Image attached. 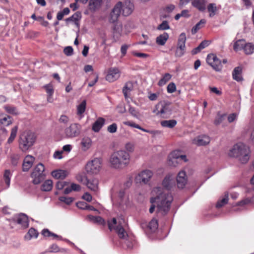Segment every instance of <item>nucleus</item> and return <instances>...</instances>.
Here are the masks:
<instances>
[{"label": "nucleus", "mask_w": 254, "mask_h": 254, "mask_svg": "<svg viewBox=\"0 0 254 254\" xmlns=\"http://www.w3.org/2000/svg\"><path fill=\"white\" fill-rule=\"evenodd\" d=\"M71 18L75 24L78 27L79 26L78 21L81 18V15L80 13L76 12L71 16Z\"/></svg>", "instance_id": "53"}, {"label": "nucleus", "mask_w": 254, "mask_h": 254, "mask_svg": "<svg viewBox=\"0 0 254 254\" xmlns=\"http://www.w3.org/2000/svg\"><path fill=\"white\" fill-rule=\"evenodd\" d=\"M130 161V156L125 150L120 149L113 152L109 158V163L112 168L122 169L127 166Z\"/></svg>", "instance_id": "2"}, {"label": "nucleus", "mask_w": 254, "mask_h": 254, "mask_svg": "<svg viewBox=\"0 0 254 254\" xmlns=\"http://www.w3.org/2000/svg\"><path fill=\"white\" fill-rule=\"evenodd\" d=\"M35 161V158L30 155H27L24 159L22 164V170L24 172L28 171L32 166Z\"/></svg>", "instance_id": "18"}, {"label": "nucleus", "mask_w": 254, "mask_h": 254, "mask_svg": "<svg viewBox=\"0 0 254 254\" xmlns=\"http://www.w3.org/2000/svg\"><path fill=\"white\" fill-rule=\"evenodd\" d=\"M210 142V138L206 135H200L195 138L192 143L197 146H204Z\"/></svg>", "instance_id": "15"}, {"label": "nucleus", "mask_w": 254, "mask_h": 254, "mask_svg": "<svg viewBox=\"0 0 254 254\" xmlns=\"http://www.w3.org/2000/svg\"><path fill=\"white\" fill-rule=\"evenodd\" d=\"M228 201V194H226L225 195V197L221 199L220 200L218 201L216 204V207L220 208L227 203Z\"/></svg>", "instance_id": "49"}, {"label": "nucleus", "mask_w": 254, "mask_h": 254, "mask_svg": "<svg viewBox=\"0 0 254 254\" xmlns=\"http://www.w3.org/2000/svg\"><path fill=\"white\" fill-rule=\"evenodd\" d=\"M162 184L165 190L159 187L154 188L151 191L152 197L150 198V202H156L157 212L165 214L169 211L173 201V197L169 190L175 186L174 177L172 175H167L162 181Z\"/></svg>", "instance_id": "1"}, {"label": "nucleus", "mask_w": 254, "mask_h": 254, "mask_svg": "<svg viewBox=\"0 0 254 254\" xmlns=\"http://www.w3.org/2000/svg\"><path fill=\"white\" fill-rule=\"evenodd\" d=\"M121 73V71L118 68L111 67L108 70L106 79L110 82H113L120 78Z\"/></svg>", "instance_id": "10"}, {"label": "nucleus", "mask_w": 254, "mask_h": 254, "mask_svg": "<svg viewBox=\"0 0 254 254\" xmlns=\"http://www.w3.org/2000/svg\"><path fill=\"white\" fill-rule=\"evenodd\" d=\"M82 127L78 123H72L64 130V135L66 138H73L79 135Z\"/></svg>", "instance_id": "5"}, {"label": "nucleus", "mask_w": 254, "mask_h": 254, "mask_svg": "<svg viewBox=\"0 0 254 254\" xmlns=\"http://www.w3.org/2000/svg\"><path fill=\"white\" fill-rule=\"evenodd\" d=\"M73 198L71 197L61 196L59 198L61 201L64 202L68 205L70 204L73 201Z\"/></svg>", "instance_id": "52"}, {"label": "nucleus", "mask_w": 254, "mask_h": 254, "mask_svg": "<svg viewBox=\"0 0 254 254\" xmlns=\"http://www.w3.org/2000/svg\"><path fill=\"white\" fill-rule=\"evenodd\" d=\"M170 28L168 22L164 20L160 24H159L157 27L158 30H165Z\"/></svg>", "instance_id": "48"}, {"label": "nucleus", "mask_w": 254, "mask_h": 254, "mask_svg": "<svg viewBox=\"0 0 254 254\" xmlns=\"http://www.w3.org/2000/svg\"><path fill=\"white\" fill-rule=\"evenodd\" d=\"M177 186L180 189H183L187 183V178L185 171H180L176 178Z\"/></svg>", "instance_id": "17"}, {"label": "nucleus", "mask_w": 254, "mask_h": 254, "mask_svg": "<svg viewBox=\"0 0 254 254\" xmlns=\"http://www.w3.org/2000/svg\"><path fill=\"white\" fill-rule=\"evenodd\" d=\"M4 109H5V111L9 114H15V115L18 114L17 109L14 107L10 106H6L4 107Z\"/></svg>", "instance_id": "51"}, {"label": "nucleus", "mask_w": 254, "mask_h": 254, "mask_svg": "<svg viewBox=\"0 0 254 254\" xmlns=\"http://www.w3.org/2000/svg\"><path fill=\"white\" fill-rule=\"evenodd\" d=\"M53 188V182L51 180L45 181L42 185L41 189L43 191H48L52 190Z\"/></svg>", "instance_id": "33"}, {"label": "nucleus", "mask_w": 254, "mask_h": 254, "mask_svg": "<svg viewBox=\"0 0 254 254\" xmlns=\"http://www.w3.org/2000/svg\"><path fill=\"white\" fill-rule=\"evenodd\" d=\"M172 77V75L168 73H165L162 78L159 81L158 85L159 86H163L165 85L168 81H169Z\"/></svg>", "instance_id": "43"}, {"label": "nucleus", "mask_w": 254, "mask_h": 254, "mask_svg": "<svg viewBox=\"0 0 254 254\" xmlns=\"http://www.w3.org/2000/svg\"><path fill=\"white\" fill-rule=\"evenodd\" d=\"M133 89V83L131 81L127 82L123 88V93L126 99H127L130 97V93Z\"/></svg>", "instance_id": "19"}, {"label": "nucleus", "mask_w": 254, "mask_h": 254, "mask_svg": "<svg viewBox=\"0 0 254 254\" xmlns=\"http://www.w3.org/2000/svg\"><path fill=\"white\" fill-rule=\"evenodd\" d=\"M48 252L49 253H58L61 252L63 253H66L67 252V250L66 249L62 248L60 249L57 245L53 244L50 246L48 249Z\"/></svg>", "instance_id": "30"}, {"label": "nucleus", "mask_w": 254, "mask_h": 254, "mask_svg": "<svg viewBox=\"0 0 254 254\" xmlns=\"http://www.w3.org/2000/svg\"><path fill=\"white\" fill-rule=\"evenodd\" d=\"M245 144L242 143H238L235 144L229 150L228 155L230 157L235 158L240 153L241 151L244 147Z\"/></svg>", "instance_id": "16"}, {"label": "nucleus", "mask_w": 254, "mask_h": 254, "mask_svg": "<svg viewBox=\"0 0 254 254\" xmlns=\"http://www.w3.org/2000/svg\"><path fill=\"white\" fill-rule=\"evenodd\" d=\"M59 122L61 123L66 124L69 122V118L66 115H63L60 117Z\"/></svg>", "instance_id": "63"}, {"label": "nucleus", "mask_w": 254, "mask_h": 254, "mask_svg": "<svg viewBox=\"0 0 254 254\" xmlns=\"http://www.w3.org/2000/svg\"><path fill=\"white\" fill-rule=\"evenodd\" d=\"M86 181L85 184L91 190L97 192L99 189V181L95 178H84Z\"/></svg>", "instance_id": "13"}, {"label": "nucleus", "mask_w": 254, "mask_h": 254, "mask_svg": "<svg viewBox=\"0 0 254 254\" xmlns=\"http://www.w3.org/2000/svg\"><path fill=\"white\" fill-rule=\"evenodd\" d=\"M44 171L45 167L41 163L37 164L34 168L31 175L34 184H39L44 179L45 176Z\"/></svg>", "instance_id": "4"}, {"label": "nucleus", "mask_w": 254, "mask_h": 254, "mask_svg": "<svg viewBox=\"0 0 254 254\" xmlns=\"http://www.w3.org/2000/svg\"><path fill=\"white\" fill-rule=\"evenodd\" d=\"M64 52L67 56H71L73 54V49L70 46L66 47L64 49Z\"/></svg>", "instance_id": "61"}, {"label": "nucleus", "mask_w": 254, "mask_h": 254, "mask_svg": "<svg viewBox=\"0 0 254 254\" xmlns=\"http://www.w3.org/2000/svg\"><path fill=\"white\" fill-rule=\"evenodd\" d=\"M177 125V121L175 120H164L161 122V125L165 127L172 128Z\"/></svg>", "instance_id": "34"}, {"label": "nucleus", "mask_w": 254, "mask_h": 254, "mask_svg": "<svg viewBox=\"0 0 254 254\" xmlns=\"http://www.w3.org/2000/svg\"><path fill=\"white\" fill-rule=\"evenodd\" d=\"M134 5L129 0H126L123 3L122 2V14L125 16L129 15L133 11Z\"/></svg>", "instance_id": "14"}, {"label": "nucleus", "mask_w": 254, "mask_h": 254, "mask_svg": "<svg viewBox=\"0 0 254 254\" xmlns=\"http://www.w3.org/2000/svg\"><path fill=\"white\" fill-rule=\"evenodd\" d=\"M11 123V117L9 116H2L0 118V124L4 126H8Z\"/></svg>", "instance_id": "38"}, {"label": "nucleus", "mask_w": 254, "mask_h": 254, "mask_svg": "<svg viewBox=\"0 0 254 254\" xmlns=\"http://www.w3.org/2000/svg\"><path fill=\"white\" fill-rule=\"evenodd\" d=\"M167 92L169 93H174L176 90V86L174 82L170 83L167 88Z\"/></svg>", "instance_id": "54"}, {"label": "nucleus", "mask_w": 254, "mask_h": 254, "mask_svg": "<svg viewBox=\"0 0 254 254\" xmlns=\"http://www.w3.org/2000/svg\"><path fill=\"white\" fill-rule=\"evenodd\" d=\"M10 158L12 165L16 166L20 158V155L17 153H12L10 155Z\"/></svg>", "instance_id": "46"}, {"label": "nucleus", "mask_w": 254, "mask_h": 254, "mask_svg": "<svg viewBox=\"0 0 254 254\" xmlns=\"http://www.w3.org/2000/svg\"><path fill=\"white\" fill-rule=\"evenodd\" d=\"M88 218L91 222L104 225L105 224L104 220L100 216H94L91 215L88 216Z\"/></svg>", "instance_id": "36"}, {"label": "nucleus", "mask_w": 254, "mask_h": 254, "mask_svg": "<svg viewBox=\"0 0 254 254\" xmlns=\"http://www.w3.org/2000/svg\"><path fill=\"white\" fill-rule=\"evenodd\" d=\"M52 176L57 179H64L67 175V171L63 170H55L52 172Z\"/></svg>", "instance_id": "24"}, {"label": "nucleus", "mask_w": 254, "mask_h": 254, "mask_svg": "<svg viewBox=\"0 0 254 254\" xmlns=\"http://www.w3.org/2000/svg\"><path fill=\"white\" fill-rule=\"evenodd\" d=\"M243 50L246 54H252L254 51V45L250 43L247 44L245 43V45H244Z\"/></svg>", "instance_id": "41"}, {"label": "nucleus", "mask_w": 254, "mask_h": 254, "mask_svg": "<svg viewBox=\"0 0 254 254\" xmlns=\"http://www.w3.org/2000/svg\"><path fill=\"white\" fill-rule=\"evenodd\" d=\"M125 148L126 149L125 150L129 154V153H132L134 151V145L132 143L127 142L125 144Z\"/></svg>", "instance_id": "50"}, {"label": "nucleus", "mask_w": 254, "mask_h": 254, "mask_svg": "<svg viewBox=\"0 0 254 254\" xmlns=\"http://www.w3.org/2000/svg\"><path fill=\"white\" fill-rule=\"evenodd\" d=\"M169 37L168 34L166 32H164L157 37L156 42L158 45L164 46L169 39Z\"/></svg>", "instance_id": "25"}, {"label": "nucleus", "mask_w": 254, "mask_h": 254, "mask_svg": "<svg viewBox=\"0 0 254 254\" xmlns=\"http://www.w3.org/2000/svg\"><path fill=\"white\" fill-rule=\"evenodd\" d=\"M67 185V183L64 181H58L56 185L57 189L61 190H62L65 186Z\"/></svg>", "instance_id": "59"}, {"label": "nucleus", "mask_w": 254, "mask_h": 254, "mask_svg": "<svg viewBox=\"0 0 254 254\" xmlns=\"http://www.w3.org/2000/svg\"><path fill=\"white\" fill-rule=\"evenodd\" d=\"M205 0H194L192 2V5L200 11H203L205 9Z\"/></svg>", "instance_id": "29"}, {"label": "nucleus", "mask_w": 254, "mask_h": 254, "mask_svg": "<svg viewBox=\"0 0 254 254\" xmlns=\"http://www.w3.org/2000/svg\"><path fill=\"white\" fill-rule=\"evenodd\" d=\"M206 61L216 71H219L222 69V65L221 61L215 55L213 54H208Z\"/></svg>", "instance_id": "8"}, {"label": "nucleus", "mask_w": 254, "mask_h": 254, "mask_svg": "<svg viewBox=\"0 0 254 254\" xmlns=\"http://www.w3.org/2000/svg\"><path fill=\"white\" fill-rule=\"evenodd\" d=\"M238 117V114L236 113H232L230 114L228 117V121L229 123H232L236 120Z\"/></svg>", "instance_id": "62"}, {"label": "nucleus", "mask_w": 254, "mask_h": 254, "mask_svg": "<svg viewBox=\"0 0 254 254\" xmlns=\"http://www.w3.org/2000/svg\"><path fill=\"white\" fill-rule=\"evenodd\" d=\"M12 174L9 170H5L3 175V189L6 190L9 188Z\"/></svg>", "instance_id": "20"}, {"label": "nucleus", "mask_w": 254, "mask_h": 254, "mask_svg": "<svg viewBox=\"0 0 254 254\" xmlns=\"http://www.w3.org/2000/svg\"><path fill=\"white\" fill-rule=\"evenodd\" d=\"M77 206L82 209H86V207L88 206V204L84 202H79L76 204Z\"/></svg>", "instance_id": "64"}, {"label": "nucleus", "mask_w": 254, "mask_h": 254, "mask_svg": "<svg viewBox=\"0 0 254 254\" xmlns=\"http://www.w3.org/2000/svg\"><path fill=\"white\" fill-rule=\"evenodd\" d=\"M206 23V20L204 19H201L196 25L193 26L191 29V33L192 34H195L198 30L203 27Z\"/></svg>", "instance_id": "37"}, {"label": "nucleus", "mask_w": 254, "mask_h": 254, "mask_svg": "<svg viewBox=\"0 0 254 254\" xmlns=\"http://www.w3.org/2000/svg\"><path fill=\"white\" fill-rule=\"evenodd\" d=\"M16 222L22 228H26L28 226L29 222L28 218L25 214H20L16 218Z\"/></svg>", "instance_id": "21"}, {"label": "nucleus", "mask_w": 254, "mask_h": 254, "mask_svg": "<svg viewBox=\"0 0 254 254\" xmlns=\"http://www.w3.org/2000/svg\"><path fill=\"white\" fill-rule=\"evenodd\" d=\"M245 43V40L244 39H240L235 41L233 46L234 51H238L243 49Z\"/></svg>", "instance_id": "31"}, {"label": "nucleus", "mask_w": 254, "mask_h": 254, "mask_svg": "<svg viewBox=\"0 0 254 254\" xmlns=\"http://www.w3.org/2000/svg\"><path fill=\"white\" fill-rule=\"evenodd\" d=\"M242 69L240 66L236 67L233 71V78L237 81L240 82L243 80L242 75Z\"/></svg>", "instance_id": "22"}, {"label": "nucleus", "mask_w": 254, "mask_h": 254, "mask_svg": "<svg viewBox=\"0 0 254 254\" xmlns=\"http://www.w3.org/2000/svg\"><path fill=\"white\" fill-rule=\"evenodd\" d=\"M121 224L122 222H119V225L117 227H116L115 230L118 233L120 238L124 239L127 236V234Z\"/></svg>", "instance_id": "32"}, {"label": "nucleus", "mask_w": 254, "mask_h": 254, "mask_svg": "<svg viewBox=\"0 0 254 254\" xmlns=\"http://www.w3.org/2000/svg\"><path fill=\"white\" fill-rule=\"evenodd\" d=\"M250 150L249 148L245 145L240 153L238 155L236 159L242 164L247 163L250 159Z\"/></svg>", "instance_id": "11"}, {"label": "nucleus", "mask_w": 254, "mask_h": 254, "mask_svg": "<svg viewBox=\"0 0 254 254\" xmlns=\"http://www.w3.org/2000/svg\"><path fill=\"white\" fill-rule=\"evenodd\" d=\"M17 130H18L17 126H15L11 129V132H10V135L9 137L8 138L7 141V143L8 144H10L11 143H12L13 141V140H14V139L16 136Z\"/></svg>", "instance_id": "40"}, {"label": "nucleus", "mask_w": 254, "mask_h": 254, "mask_svg": "<svg viewBox=\"0 0 254 254\" xmlns=\"http://www.w3.org/2000/svg\"><path fill=\"white\" fill-rule=\"evenodd\" d=\"M122 25L121 24L119 25H116L114 28V33H117L121 35L122 33Z\"/></svg>", "instance_id": "60"}, {"label": "nucleus", "mask_w": 254, "mask_h": 254, "mask_svg": "<svg viewBox=\"0 0 254 254\" xmlns=\"http://www.w3.org/2000/svg\"><path fill=\"white\" fill-rule=\"evenodd\" d=\"M102 1V0H89V9L91 11H95L100 7Z\"/></svg>", "instance_id": "28"}, {"label": "nucleus", "mask_w": 254, "mask_h": 254, "mask_svg": "<svg viewBox=\"0 0 254 254\" xmlns=\"http://www.w3.org/2000/svg\"><path fill=\"white\" fill-rule=\"evenodd\" d=\"M153 176L152 171L149 170H145L140 172L135 177L136 183L147 184Z\"/></svg>", "instance_id": "9"}, {"label": "nucleus", "mask_w": 254, "mask_h": 254, "mask_svg": "<svg viewBox=\"0 0 254 254\" xmlns=\"http://www.w3.org/2000/svg\"><path fill=\"white\" fill-rule=\"evenodd\" d=\"M158 227L157 220L154 218L152 219L148 224L149 228L152 231L156 230Z\"/></svg>", "instance_id": "47"}, {"label": "nucleus", "mask_w": 254, "mask_h": 254, "mask_svg": "<svg viewBox=\"0 0 254 254\" xmlns=\"http://www.w3.org/2000/svg\"><path fill=\"white\" fill-rule=\"evenodd\" d=\"M181 152L179 150H175L171 153L169 156V162H172V163L175 161V160H178L180 156H181Z\"/></svg>", "instance_id": "44"}, {"label": "nucleus", "mask_w": 254, "mask_h": 254, "mask_svg": "<svg viewBox=\"0 0 254 254\" xmlns=\"http://www.w3.org/2000/svg\"><path fill=\"white\" fill-rule=\"evenodd\" d=\"M101 168V159L99 158H95L87 163L85 169L89 174H97L100 171Z\"/></svg>", "instance_id": "6"}, {"label": "nucleus", "mask_w": 254, "mask_h": 254, "mask_svg": "<svg viewBox=\"0 0 254 254\" xmlns=\"http://www.w3.org/2000/svg\"><path fill=\"white\" fill-rule=\"evenodd\" d=\"M186 36L185 33H182L178 38L177 47V48H178L180 50H183L185 51L186 49Z\"/></svg>", "instance_id": "23"}, {"label": "nucleus", "mask_w": 254, "mask_h": 254, "mask_svg": "<svg viewBox=\"0 0 254 254\" xmlns=\"http://www.w3.org/2000/svg\"><path fill=\"white\" fill-rule=\"evenodd\" d=\"M123 123L124 125H125L126 126H129L131 127L138 128L144 132H150L149 130L141 127L140 126H139L137 124H136L135 123H134L132 122L126 121V122H124Z\"/></svg>", "instance_id": "39"}, {"label": "nucleus", "mask_w": 254, "mask_h": 254, "mask_svg": "<svg viewBox=\"0 0 254 254\" xmlns=\"http://www.w3.org/2000/svg\"><path fill=\"white\" fill-rule=\"evenodd\" d=\"M129 113L134 117L138 118L139 116V112L132 107H129L128 109Z\"/></svg>", "instance_id": "57"}, {"label": "nucleus", "mask_w": 254, "mask_h": 254, "mask_svg": "<svg viewBox=\"0 0 254 254\" xmlns=\"http://www.w3.org/2000/svg\"><path fill=\"white\" fill-rule=\"evenodd\" d=\"M38 236V233L34 228H30L27 234L25 235V238L27 240H30L32 238H37Z\"/></svg>", "instance_id": "35"}, {"label": "nucleus", "mask_w": 254, "mask_h": 254, "mask_svg": "<svg viewBox=\"0 0 254 254\" xmlns=\"http://www.w3.org/2000/svg\"><path fill=\"white\" fill-rule=\"evenodd\" d=\"M117 125L116 123H113L112 125H110L108 128L107 130L110 133H115L117 131Z\"/></svg>", "instance_id": "58"}, {"label": "nucleus", "mask_w": 254, "mask_h": 254, "mask_svg": "<svg viewBox=\"0 0 254 254\" xmlns=\"http://www.w3.org/2000/svg\"><path fill=\"white\" fill-rule=\"evenodd\" d=\"M92 145L91 139L88 137H84L82 139L81 141V145L82 150L83 151H87L90 148Z\"/></svg>", "instance_id": "27"}, {"label": "nucleus", "mask_w": 254, "mask_h": 254, "mask_svg": "<svg viewBox=\"0 0 254 254\" xmlns=\"http://www.w3.org/2000/svg\"><path fill=\"white\" fill-rule=\"evenodd\" d=\"M224 116V115H221L220 114H218L217 115V116L214 121V124L216 126H218L219 124H220L223 121Z\"/></svg>", "instance_id": "56"}, {"label": "nucleus", "mask_w": 254, "mask_h": 254, "mask_svg": "<svg viewBox=\"0 0 254 254\" xmlns=\"http://www.w3.org/2000/svg\"><path fill=\"white\" fill-rule=\"evenodd\" d=\"M170 102L166 101L160 102L156 105L153 112L157 115L166 114L171 111L170 109Z\"/></svg>", "instance_id": "7"}, {"label": "nucleus", "mask_w": 254, "mask_h": 254, "mask_svg": "<svg viewBox=\"0 0 254 254\" xmlns=\"http://www.w3.org/2000/svg\"><path fill=\"white\" fill-rule=\"evenodd\" d=\"M86 102L85 100H83L77 107V114L81 115L85 111Z\"/></svg>", "instance_id": "45"}, {"label": "nucleus", "mask_w": 254, "mask_h": 254, "mask_svg": "<svg viewBox=\"0 0 254 254\" xmlns=\"http://www.w3.org/2000/svg\"><path fill=\"white\" fill-rule=\"evenodd\" d=\"M105 123V120L100 117L97 119L96 122L93 124L92 129L95 132H98L101 129Z\"/></svg>", "instance_id": "26"}, {"label": "nucleus", "mask_w": 254, "mask_h": 254, "mask_svg": "<svg viewBox=\"0 0 254 254\" xmlns=\"http://www.w3.org/2000/svg\"><path fill=\"white\" fill-rule=\"evenodd\" d=\"M121 8L122 2L119 1L115 5L110 13L109 21L111 23H115L118 20L121 14Z\"/></svg>", "instance_id": "12"}, {"label": "nucleus", "mask_w": 254, "mask_h": 254, "mask_svg": "<svg viewBox=\"0 0 254 254\" xmlns=\"http://www.w3.org/2000/svg\"><path fill=\"white\" fill-rule=\"evenodd\" d=\"M207 9L209 12V16L212 17L214 16L217 11V8L215 3H210L207 6Z\"/></svg>", "instance_id": "42"}, {"label": "nucleus", "mask_w": 254, "mask_h": 254, "mask_svg": "<svg viewBox=\"0 0 254 254\" xmlns=\"http://www.w3.org/2000/svg\"><path fill=\"white\" fill-rule=\"evenodd\" d=\"M46 90V92L48 95L52 96L54 93V88L52 85L50 84H47L44 86Z\"/></svg>", "instance_id": "55"}, {"label": "nucleus", "mask_w": 254, "mask_h": 254, "mask_svg": "<svg viewBox=\"0 0 254 254\" xmlns=\"http://www.w3.org/2000/svg\"><path fill=\"white\" fill-rule=\"evenodd\" d=\"M36 140L35 134L30 131H25L19 137L18 146L20 150L26 152L34 144Z\"/></svg>", "instance_id": "3"}]
</instances>
